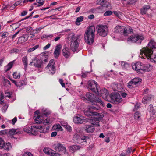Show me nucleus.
<instances>
[{
    "label": "nucleus",
    "mask_w": 156,
    "mask_h": 156,
    "mask_svg": "<svg viewBox=\"0 0 156 156\" xmlns=\"http://www.w3.org/2000/svg\"><path fill=\"white\" fill-rule=\"evenodd\" d=\"M134 84L136 85L139 82H141V79L139 78H135L131 80Z\"/></svg>",
    "instance_id": "nucleus-33"
},
{
    "label": "nucleus",
    "mask_w": 156,
    "mask_h": 156,
    "mask_svg": "<svg viewBox=\"0 0 156 156\" xmlns=\"http://www.w3.org/2000/svg\"><path fill=\"white\" fill-rule=\"evenodd\" d=\"M5 143L2 139L0 138V148H2L5 146Z\"/></svg>",
    "instance_id": "nucleus-41"
},
{
    "label": "nucleus",
    "mask_w": 156,
    "mask_h": 156,
    "mask_svg": "<svg viewBox=\"0 0 156 156\" xmlns=\"http://www.w3.org/2000/svg\"><path fill=\"white\" fill-rule=\"evenodd\" d=\"M23 0H20V1L16 2L13 5L15 6V7L17 6L18 5H20L21 2H22Z\"/></svg>",
    "instance_id": "nucleus-58"
},
{
    "label": "nucleus",
    "mask_w": 156,
    "mask_h": 156,
    "mask_svg": "<svg viewBox=\"0 0 156 156\" xmlns=\"http://www.w3.org/2000/svg\"><path fill=\"white\" fill-rule=\"evenodd\" d=\"M21 133V132L19 129H9L8 132V134L12 138H15V137L13 136L16 134H19Z\"/></svg>",
    "instance_id": "nucleus-16"
},
{
    "label": "nucleus",
    "mask_w": 156,
    "mask_h": 156,
    "mask_svg": "<svg viewBox=\"0 0 156 156\" xmlns=\"http://www.w3.org/2000/svg\"><path fill=\"white\" fill-rule=\"evenodd\" d=\"M95 31V27L93 26H90L86 29L84 34V39L87 44L91 45L94 42Z\"/></svg>",
    "instance_id": "nucleus-2"
},
{
    "label": "nucleus",
    "mask_w": 156,
    "mask_h": 156,
    "mask_svg": "<svg viewBox=\"0 0 156 156\" xmlns=\"http://www.w3.org/2000/svg\"><path fill=\"white\" fill-rule=\"evenodd\" d=\"M22 156H33V155L30 152H27L23 154Z\"/></svg>",
    "instance_id": "nucleus-50"
},
{
    "label": "nucleus",
    "mask_w": 156,
    "mask_h": 156,
    "mask_svg": "<svg viewBox=\"0 0 156 156\" xmlns=\"http://www.w3.org/2000/svg\"><path fill=\"white\" fill-rule=\"evenodd\" d=\"M98 94H96L98 95H101L103 98L105 99L107 98V97L108 96L109 92L108 90L104 88H102L101 90L98 91Z\"/></svg>",
    "instance_id": "nucleus-14"
},
{
    "label": "nucleus",
    "mask_w": 156,
    "mask_h": 156,
    "mask_svg": "<svg viewBox=\"0 0 156 156\" xmlns=\"http://www.w3.org/2000/svg\"><path fill=\"white\" fill-rule=\"evenodd\" d=\"M24 84L26 85L25 82L23 81H21L18 82V85L17 87H21L23 86Z\"/></svg>",
    "instance_id": "nucleus-47"
},
{
    "label": "nucleus",
    "mask_w": 156,
    "mask_h": 156,
    "mask_svg": "<svg viewBox=\"0 0 156 156\" xmlns=\"http://www.w3.org/2000/svg\"><path fill=\"white\" fill-rule=\"evenodd\" d=\"M44 152L47 154H50L49 150L48 148H44L43 150Z\"/></svg>",
    "instance_id": "nucleus-55"
},
{
    "label": "nucleus",
    "mask_w": 156,
    "mask_h": 156,
    "mask_svg": "<svg viewBox=\"0 0 156 156\" xmlns=\"http://www.w3.org/2000/svg\"><path fill=\"white\" fill-rule=\"evenodd\" d=\"M152 96L151 95H147L145 96L142 99V102L144 103H147L151 100Z\"/></svg>",
    "instance_id": "nucleus-22"
},
{
    "label": "nucleus",
    "mask_w": 156,
    "mask_h": 156,
    "mask_svg": "<svg viewBox=\"0 0 156 156\" xmlns=\"http://www.w3.org/2000/svg\"><path fill=\"white\" fill-rule=\"evenodd\" d=\"M72 40L71 41L70 46L73 52L77 51V50L79 46V44L78 42L77 39L78 38L77 37H74V33H72L70 34Z\"/></svg>",
    "instance_id": "nucleus-8"
},
{
    "label": "nucleus",
    "mask_w": 156,
    "mask_h": 156,
    "mask_svg": "<svg viewBox=\"0 0 156 156\" xmlns=\"http://www.w3.org/2000/svg\"><path fill=\"white\" fill-rule=\"evenodd\" d=\"M132 66L133 70H136L138 73H141L142 70V64L140 62H138L136 63H133Z\"/></svg>",
    "instance_id": "nucleus-11"
},
{
    "label": "nucleus",
    "mask_w": 156,
    "mask_h": 156,
    "mask_svg": "<svg viewBox=\"0 0 156 156\" xmlns=\"http://www.w3.org/2000/svg\"><path fill=\"white\" fill-rule=\"evenodd\" d=\"M4 147L5 150H9V149L12 147L11 144L9 142L6 143V145L5 144Z\"/></svg>",
    "instance_id": "nucleus-38"
},
{
    "label": "nucleus",
    "mask_w": 156,
    "mask_h": 156,
    "mask_svg": "<svg viewBox=\"0 0 156 156\" xmlns=\"http://www.w3.org/2000/svg\"><path fill=\"white\" fill-rule=\"evenodd\" d=\"M20 50L17 48H13L10 51V52L11 53H18L20 52Z\"/></svg>",
    "instance_id": "nucleus-46"
},
{
    "label": "nucleus",
    "mask_w": 156,
    "mask_h": 156,
    "mask_svg": "<svg viewBox=\"0 0 156 156\" xmlns=\"http://www.w3.org/2000/svg\"><path fill=\"white\" fill-rule=\"evenodd\" d=\"M36 2L38 3H40L41 5H43L44 3L45 0H36Z\"/></svg>",
    "instance_id": "nucleus-52"
},
{
    "label": "nucleus",
    "mask_w": 156,
    "mask_h": 156,
    "mask_svg": "<svg viewBox=\"0 0 156 156\" xmlns=\"http://www.w3.org/2000/svg\"><path fill=\"white\" fill-rule=\"evenodd\" d=\"M132 149L131 147L128 148L126 151V154H128L130 153L132 151Z\"/></svg>",
    "instance_id": "nucleus-61"
},
{
    "label": "nucleus",
    "mask_w": 156,
    "mask_h": 156,
    "mask_svg": "<svg viewBox=\"0 0 156 156\" xmlns=\"http://www.w3.org/2000/svg\"><path fill=\"white\" fill-rule=\"evenodd\" d=\"M73 121L76 124H80L83 123L84 121L82 118L76 116L73 117Z\"/></svg>",
    "instance_id": "nucleus-21"
},
{
    "label": "nucleus",
    "mask_w": 156,
    "mask_h": 156,
    "mask_svg": "<svg viewBox=\"0 0 156 156\" xmlns=\"http://www.w3.org/2000/svg\"><path fill=\"white\" fill-rule=\"evenodd\" d=\"M39 112L37 110L35 111L34 113V119L39 116Z\"/></svg>",
    "instance_id": "nucleus-54"
},
{
    "label": "nucleus",
    "mask_w": 156,
    "mask_h": 156,
    "mask_svg": "<svg viewBox=\"0 0 156 156\" xmlns=\"http://www.w3.org/2000/svg\"><path fill=\"white\" fill-rule=\"evenodd\" d=\"M97 28L98 29V33L100 36L105 37L107 36L108 32V27L106 25H98Z\"/></svg>",
    "instance_id": "nucleus-4"
},
{
    "label": "nucleus",
    "mask_w": 156,
    "mask_h": 156,
    "mask_svg": "<svg viewBox=\"0 0 156 156\" xmlns=\"http://www.w3.org/2000/svg\"><path fill=\"white\" fill-rule=\"evenodd\" d=\"M61 47V45L60 44L56 46L54 52V55L55 58H58V57Z\"/></svg>",
    "instance_id": "nucleus-18"
},
{
    "label": "nucleus",
    "mask_w": 156,
    "mask_h": 156,
    "mask_svg": "<svg viewBox=\"0 0 156 156\" xmlns=\"http://www.w3.org/2000/svg\"><path fill=\"white\" fill-rule=\"evenodd\" d=\"M114 33H119L125 36H127L129 32L125 27L121 26H117L115 28Z\"/></svg>",
    "instance_id": "nucleus-9"
},
{
    "label": "nucleus",
    "mask_w": 156,
    "mask_h": 156,
    "mask_svg": "<svg viewBox=\"0 0 156 156\" xmlns=\"http://www.w3.org/2000/svg\"><path fill=\"white\" fill-rule=\"evenodd\" d=\"M8 34L9 33L7 32H5L3 33L2 37L3 38H5L8 35Z\"/></svg>",
    "instance_id": "nucleus-63"
},
{
    "label": "nucleus",
    "mask_w": 156,
    "mask_h": 156,
    "mask_svg": "<svg viewBox=\"0 0 156 156\" xmlns=\"http://www.w3.org/2000/svg\"><path fill=\"white\" fill-rule=\"evenodd\" d=\"M54 127L56 128V129L60 130L61 131L62 130V129L60 125L58 124L56 125V126H54Z\"/></svg>",
    "instance_id": "nucleus-53"
},
{
    "label": "nucleus",
    "mask_w": 156,
    "mask_h": 156,
    "mask_svg": "<svg viewBox=\"0 0 156 156\" xmlns=\"http://www.w3.org/2000/svg\"><path fill=\"white\" fill-rule=\"evenodd\" d=\"M149 108H150V112L151 115H153V116H155L156 115V112L153 108V105L150 104L149 106Z\"/></svg>",
    "instance_id": "nucleus-29"
},
{
    "label": "nucleus",
    "mask_w": 156,
    "mask_h": 156,
    "mask_svg": "<svg viewBox=\"0 0 156 156\" xmlns=\"http://www.w3.org/2000/svg\"><path fill=\"white\" fill-rule=\"evenodd\" d=\"M31 131V133L34 135H36L37 133V129H36L34 127H32V126L30 127Z\"/></svg>",
    "instance_id": "nucleus-35"
},
{
    "label": "nucleus",
    "mask_w": 156,
    "mask_h": 156,
    "mask_svg": "<svg viewBox=\"0 0 156 156\" xmlns=\"http://www.w3.org/2000/svg\"><path fill=\"white\" fill-rule=\"evenodd\" d=\"M55 149L59 152L62 151L64 153H65L66 151V148L60 143H58L55 145Z\"/></svg>",
    "instance_id": "nucleus-17"
},
{
    "label": "nucleus",
    "mask_w": 156,
    "mask_h": 156,
    "mask_svg": "<svg viewBox=\"0 0 156 156\" xmlns=\"http://www.w3.org/2000/svg\"><path fill=\"white\" fill-rule=\"evenodd\" d=\"M140 113L139 112H136L134 115L135 119L136 120H138L140 117Z\"/></svg>",
    "instance_id": "nucleus-43"
},
{
    "label": "nucleus",
    "mask_w": 156,
    "mask_h": 156,
    "mask_svg": "<svg viewBox=\"0 0 156 156\" xmlns=\"http://www.w3.org/2000/svg\"><path fill=\"white\" fill-rule=\"evenodd\" d=\"M135 86V85L131 80L130 81L128 84V87L130 88H132L133 87Z\"/></svg>",
    "instance_id": "nucleus-42"
},
{
    "label": "nucleus",
    "mask_w": 156,
    "mask_h": 156,
    "mask_svg": "<svg viewBox=\"0 0 156 156\" xmlns=\"http://www.w3.org/2000/svg\"><path fill=\"white\" fill-rule=\"evenodd\" d=\"M28 39V37L26 35H23L19 37L18 42L19 44H21L25 42Z\"/></svg>",
    "instance_id": "nucleus-26"
},
{
    "label": "nucleus",
    "mask_w": 156,
    "mask_h": 156,
    "mask_svg": "<svg viewBox=\"0 0 156 156\" xmlns=\"http://www.w3.org/2000/svg\"><path fill=\"white\" fill-rule=\"evenodd\" d=\"M90 119V122H91V124L93 125H95L98 126H100V125L99 124V120L98 118H92Z\"/></svg>",
    "instance_id": "nucleus-24"
},
{
    "label": "nucleus",
    "mask_w": 156,
    "mask_h": 156,
    "mask_svg": "<svg viewBox=\"0 0 156 156\" xmlns=\"http://www.w3.org/2000/svg\"><path fill=\"white\" fill-rule=\"evenodd\" d=\"M23 130L24 132L27 133H31L30 128L29 127H26Z\"/></svg>",
    "instance_id": "nucleus-45"
},
{
    "label": "nucleus",
    "mask_w": 156,
    "mask_h": 156,
    "mask_svg": "<svg viewBox=\"0 0 156 156\" xmlns=\"http://www.w3.org/2000/svg\"><path fill=\"white\" fill-rule=\"evenodd\" d=\"M105 0H97V4L98 5H101L104 3Z\"/></svg>",
    "instance_id": "nucleus-51"
},
{
    "label": "nucleus",
    "mask_w": 156,
    "mask_h": 156,
    "mask_svg": "<svg viewBox=\"0 0 156 156\" xmlns=\"http://www.w3.org/2000/svg\"><path fill=\"white\" fill-rule=\"evenodd\" d=\"M84 114L87 116L92 118L94 116H98L99 118H102L104 115L102 113H98L93 111L89 107L88 109L84 112Z\"/></svg>",
    "instance_id": "nucleus-10"
},
{
    "label": "nucleus",
    "mask_w": 156,
    "mask_h": 156,
    "mask_svg": "<svg viewBox=\"0 0 156 156\" xmlns=\"http://www.w3.org/2000/svg\"><path fill=\"white\" fill-rule=\"evenodd\" d=\"M49 122H50V119L48 118H47L45 120H44V122H43V124L44 125H48V124H49Z\"/></svg>",
    "instance_id": "nucleus-49"
},
{
    "label": "nucleus",
    "mask_w": 156,
    "mask_h": 156,
    "mask_svg": "<svg viewBox=\"0 0 156 156\" xmlns=\"http://www.w3.org/2000/svg\"><path fill=\"white\" fill-rule=\"evenodd\" d=\"M111 102L115 104H118L121 102L122 100L120 95L117 92H112L110 94Z\"/></svg>",
    "instance_id": "nucleus-7"
},
{
    "label": "nucleus",
    "mask_w": 156,
    "mask_h": 156,
    "mask_svg": "<svg viewBox=\"0 0 156 156\" xmlns=\"http://www.w3.org/2000/svg\"><path fill=\"white\" fill-rule=\"evenodd\" d=\"M87 87L96 94H98V91L100 90V87L97 83L93 80L88 81Z\"/></svg>",
    "instance_id": "nucleus-5"
},
{
    "label": "nucleus",
    "mask_w": 156,
    "mask_h": 156,
    "mask_svg": "<svg viewBox=\"0 0 156 156\" xmlns=\"http://www.w3.org/2000/svg\"><path fill=\"white\" fill-rule=\"evenodd\" d=\"M55 62L53 59H51L49 61V63L48 65L47 68L48 69L51 73L54 74L55 72V67L54 66Z\"/></svg>",
    "instance_id": "nucleus-15"
},
{
    "label": "nucleus",
    "mask_w": 156,
    "mask_h": 156,
    "mask_svg": "<svg viewBox=\"0 0 156 156\" xmlns=\"http://www.w3.org/2000/svg\"><path fill=\"white\" fill-rule=\"evenodd\" d=\"M112 11L108 10L106 11L104 14V15L105 16H108L111 15L112 14Z\"/></svg>",
    "instance_id": "nucleus-48"
},
{
    "label": "nucleus",
    "mask_w": 156,
    "mask_h": 156,
    "mask_svg": "<svg viewBox=\"0 0 156 156\" xmlns=\"http://www.w3.org/2000/svg\"><path fill=\"white\" fill-rule=\"evenodd\" d=\"M97 103H95V105H94V106H92L89 107L94 112L99 110L101 109V108L98 105Z\"/></svg>",
    "instance_id": "nucleus-30"
},
{
    "label": "nucleus",
    "mask_w": 156,
    "mask_h": 156,
    "mask_svg": "<svg viewBox=\"0 0 156 156\" xmlns=\"http://www.w3.org/2000/svg\"><path fill=\"white\" fill-rule=\"evenodd\" d=\"M15 60L10 62L5 67L4 71L5 72L9 71L12 67Z\"/></svg>",
    "instance_id": "nucleus-25"
},
{
    "label": "nucleus",
    "mask_w": 156,
    "mask_h": 156,
    "mask_svg": "<svg viewBox=\"0 0 156 156\" xmlns=\"http://www.w3.org/2000/svg\"><path fill=\"white\" fill-rule=\"evenodd\" d=\"M84 128L85 131L88 133H92L95 130L94 126L91 125H86Z\"/></svg>",
    "instance_id": "nucleus-20"
},
{
    "label": "nucleus",
    "mask_w": 156,
    "mask_h": 156,
    "mask_svg": "<svg viewBox=\"0 0 156 156\" xmlns=\"http://www.w3.org/2000/svg\"><path fill=\"white\" fill-rule=\"evenodd\" d=\"M84 19V17L83 16H80L79 17H78L76 20V23L77 24V23H80Z\"/></svg>",
    "instance_id": "nucleus-44"
},
{
    "label": "nucleus",
    "mask_w": 156,
    "mask_h": 156,
    "mask_svg": "<svg viewBox=\"0 0 156 156\" xmlns=\"http://www.w3.org/2000/svg\"><path fill=\"white\" fill-rule=\"evenodd\" d=\"M33 62H30V65H32V63L34 62V66L35 67H37L38 68L41 67L43 62L42 60L41 59H38L37 60L34 59L33 60Z\"/></svg>",
    "instance_id": "nucleus-19"
},
{
    "label": "nucleus",
    "mask_w": 156,
    "mask_h": 156,
    "mask_svg": "<svg viewBox=\"0 0 156 156\" xmlns=\"http://www.w3.org/2000/svg\"><path fill=\"white\" fill-rule=\"evenodd\" d=\"M20 73L16 72L13 73V76L14 78L15 79H19L20 78Z\"/></svg>",
    "instance_id": "nucleus-36"
},
{
    "label": "nucleus",
    "mask_w": 156,
    "mask_h": 156,
    "mask_svg": "<svg viewBox=\"0 0 156 156\" xmlns=\"http://www.w3.org/2000/svg\"><path fill=\"white\" fill-rule=\"evenodd\" d=\"M150 61L156 63V55L153 57L150 58Z\"/></svg>",
    "instance_id": "nucleus-56"
},
{
    "label": "nucleus",
    "mask_w": 156,
    "mask_h": 156,
    "mask_svg": "<svg viewBox=\"0 0 156 156\" xmlns=\"http://www.w3.org/2000/svg\"><path fill=\"white\" fill-rule=\"evenodd\" d=\"M86 99L91 102L92 104L95 105V103H98L101 106H104V103L101 99L96 97L94 94L90 92H87L86 94Z\"/></svg>",
    "instance_id": "nucleus-3"
},
{
    "label": "nucleus",
    "mask_w": 156,
    "mask_h": 156,
    "mask_svg": "<svg viewBox=\"0 0 156 156\" xmlns=\"http://www.w3.org/2000/svg\"><path fill=\"white\" fill-rule=\"evenodd\" d=\"M33 30V28L32 27H27L26 30V31L27 33H29L31 32V31Z\"/></svg>",
    "instance_id": "nucleus-57"
},
{
    "label": "nucleus",
    "mask_w": 156,
    "mask_h": 156,
    "mask_svg": "<svg viewBox=\"0 0 156 156\" xmlns=\"http://www.w3.org/2000/svg\"><path fill=\"white\" fill-rule=\"evenodd\" d=\"M5 93L6 94L5 96L6 97H8L9 98H10L11 97V94H10V92L8 91H6L5 92Z\"/></svg>",
    "instance_id": "nucleus-62"
},
{
    "label": "nucleus",
    "mask_w": 156,
    "mask_h": 156,
    "mask_svg": "<svg viewBox=\"0 0 156 156\" xmlns=\"http://www.w3.org/2000/svg\"><path fill=\"white\" fill-rule=\"evenodd\" d=\"M22 62H23L24 66V69L26 70L27 67L28 65V60L27 56H24L22 58Z\"/></svg>",
    "instance_id": "nucleus-28"
},
{
    "label": "nucleus",
    "mask_w": 156,
    "mask_h": 156,
    "mask_svg": "<svg viewBox=\"0 0 156 156\" xmlns=\"http://www.w3.org/2000/svg\"><path fill=\"white\" fill-rule=\"evenodd\" d=\"M141 70L142 71L141 72V73H143L145 71L149 72L150 71L149 67L148 66H145L144 65L142 64V68Z\"/></svg>",
    "instance_id": "nucleus-31"
},
{
    "label": "nucleus",
    "mask_w": 156,
    "mask_h": 156,
    "mask_svg": "<svg viewBox=\"0 0 156 156\" xmlns=\"http://www.w3.org/2000/svg\"><path fill=\"white\" fill-rule=\"evenodd\" d=\"M32 127H34L36 129H39L40 130V132L41 133L44 132V130H43L42 127L41 126H38L37 125L32 126Z\"/></svg>",
    "instance_id": "nucleus-39"
},
{
    "label": "nucleus",
    "mask_w": 156,
    "mask_h": 156,
    "mask_svg": "<svg viewBox=\"0 0 156 156\" xmlns=\"http://www.w3.org/2000/svg\"><path fill=\"white\" fill-rule=\"evenodd\" d=\"M59 82L62 87H64L65 84L63 82V80L62 79H59Z\"/></svg>",
    "instance_id": "nucleus-60"
},
{
    "label": "nucleus",
    "mask_w": 156,
    "mask_h": 156,
    "mask_svg": "<svg viewBox=\"0 0 156 156\" xmlns=\"http://www.w3.org/2000/svg\"><path fill=\"white\" fill-rule=\"evenodd\" d=\"M34 119L37 123H42L44 120L43 117L41 116H40V115L39 116L34 118Z\"/></svg>",
    "instance_id": "nucleus-27"
},
{
    "label": "nucleus",
    "mask_w": 156,
    "mask_h": 156,
    "mask_svg": "<svg viewBox=\"0 0 156 156\" xmlns=\"http://www.w3.org/2000/svg\"><path fill=\"white\" fill-rule=\"evenodd\" d=\"M75 132L74 133L73 137V140L75 143H80V134L79 133L80 130L76 129Z\"/></svg>",
    "instance_id": "nucleus-12"
},
{
    "label": "nucleus",
    "mask_w": 156,
    "mask_h": 156,
    "mask_svg": "<svg viewBox=\"0 0 156 156\" xmlns=\"http://www.w3.org/2000/svg\"><path fill=\"white\" fill-rule=\"evenodd\" d=\"M39 47V45H36V46H34V47L30 48L28 50V52H31L35 49H37V48H38Z\"/></svg>",
    "instance_id": "nucleus-40"
},
{
    "label": "nucleus",
    "mask_w": 156,
    "mask_h": 156,
    "mask_svg": "<svg viewBox=\"0 0 156 156\" xmlns=\"http://www.w3.org/2000/svg\"><path fill=\"white\" fill-rule=\"evenodd\" d=\"M143 36L141 34H135L129 36L128 38L127 41L132 43H137L140 44L144 39Z\"/></svg>",
    "instance_id": "nucleus-6"
},
{
    "label": "nucleus",
    "mask_w": 156,
    "mask_h": 156,
    "mask_svg": "<svg viewBox=\"0 0 156 156\" xmlns=\"http://www.w3.org/2000/svg\"><path fill=\"white\" fill-rule=\"evenodd\" d=\"M62 54L65 58H69L70 56L71 53L69 49L66 45H64L62 50Z\"/></svg>",
    "instance_id": "nucleus-13"
},
{
    "label": "nucleus",
    "mask_w": 156,
    "mask_h": 156,
    "mask_svg": "<svg viewBox=\"0 0 156 156\" xmlns=\"http://www.w3.org/2000/svg\"><path fill=\"white\" fill-rule=\"evenodd\" d=\"M62 126L67 130V131L69 132H71L72 131L71 127L66 123H65L64 125H62Z\"/></svg>",
    "instance_id": "nucleus-34"
},
{
    "label": "nucleus",
    "mask_w": 156,
    "mask_h": 156,
    "mask_svg": "<svg viewBox=\"0 0 156 156\" xmlns=\"http://www.w3.org/2000/svg\"><path fill=\"white\" fill-rule=\"evenodd\" d=\"M17 121V118L16 117L14 118L12 120L11 123L12 125H14L16 122Z\"/></svg>",
    "instance_id": "nucleus-59"
},
{
    "label": "nucleus",
    "mask_w": 156,
    "mask_h": 156,
    "mask_svg": "<svg viewBox=\"0 0 156 156\" xmlns=\"http://www.w3.org/2000/svg\"><path fill=\"white\" fill-rule=\"evenodd\" d=\"M149 5H144L143 7L140 9V12L142 15L146 14L148 10L150 9Z\"/></svg>",
    "instance_id": "nucleus-23"
},
{
    "label": "nucleus",
    "mask_w": 156,
    "mask_h": 156,
    "mask_svg": "<svg viewBox=\"0 0 156 156\" xmlns=\"http://www.w3.org/2000/svg\"><path fill=\"white\" fill-rule=\"evenodd\" d=\"M42 114L44 115L45 116H48L51 113L50 111L47 109H43L42 110Z\"/></svg>",
    "instance_id": "nucleus-37"
},
{
    "label": "nucleus",
    "mask_w": 156,
    "mask_h": 156,
    "mask_svg": "<svg viewBox=\"0 0 156 156\" xmlns=\"http://www.w3.org/2000/svg\"><path fill=\"white\" fill-rule=\"evenodd\" d=\"M81 148V147L78 145H73L70 147V149L74 151H75L77 150H79Z\"/></svg>",
    "instance_id": "nucleus-32"
},
{
    "label": "nucleus",
    "mask_w": 156,
    "mask_h": 156,
    "mask_svg": "<svg viewBox=\"0 0 156 156\" xmlns=\"http://www.w3.org/2000/svg\"><path fill=\"white\" fill-rule=\"evenodd\" d=\"M137 0H129L128 3L130 4H133L136 2Z\"/></svg>",
    "instance_id": "nucleus-64"
},
{
    "label": "nucleus",
    "mask_w": 156,
    "mask_h": 156,
    "mask_svg": "<svg viewBox=\"0 0 156 156\" xmlns=\"http://www.w3.org/2000/svg\"><path fill=\"white\" fill-rule=\"evenodd\" d=\"M156 49V43L152 40H151L149 42L146 47L143 48L141 50L140 54L142 56V58H144L143 54L148 59L151 58V55L153 54V50Z\"/></svg>",
    "instance_id": "nucleus-1"
}]
</instances>
